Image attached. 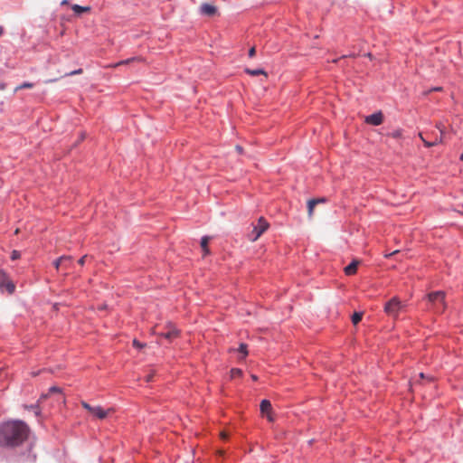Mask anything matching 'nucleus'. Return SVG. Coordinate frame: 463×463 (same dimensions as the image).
<instances>
[{"instance_id":"obj_45","label":"nucleus","mask_w":463,"mask_h":463,"mask_svg":"<svg viewBox=\"0 0 463 463\" xmlns=\"http://www.w3.org/2000/svg\"><path fill=\"white\" fill-rule=\"evenodd\" d=\"M3 33V28L0 26V36L2 35Z\"/></svg>"},{"instance_id":"obj_16","label":"nucleus","mask_w":463,"mask_h":463,"mask_svg":"<svg viewBox=\"0 0 463 463\" xmlns=\"http://www.w3.org/2000/svg\"><path fill=\"white\" fill-rule=\"evenodd\" d=\"M2 290H6L9 294H13L15 290V285L8 279H6L5 285Z\"/></svg>"},{"instance_id":"obj_15","label":"nucleus","mask_w":463,"mask_h":463,"mask_svg":"<svg viewBox=\"0 0 463 463\" xmlns=\"http://www.w3.org/2000/svg\"><path fill=\"white\" fill-rule=\"evenodd\" d=\"M209 240H210V238L207 236L203 237L201 240V248H202L204 255H207L210 253V250L208 248Z\"/></svg>"},{"instance_id":"obj_44","label":"nucleus","mask_w":463,"mask_h":463,"mask_svg":"<svg viewBox=\"0 0 463 463\" xmlns=\"http://www.w3.org/2000/svg\"><path fill=\"white\" fill-rule=\"evenodd\" d=\"M365 55L367 56V58H370V59L372 58V54H371V53H369V52H368V53H366Z\"/></svg>"},{"instance_id":"obj_28","label":"nucleus","mask_w":463,"mask_h":463,"mask_svg":"<svg viewBox=\"0 0 463 463\" xmlns=\"http://www.w3.org/2000/svg\"><path fill=\"white\" fill-rule=\"evenodd\" d=\"M20 256H21L20 252L18 250H13L12 253H11V259L13 260H15L19 259Z\"/></svg>"},{"instance_id":"obj_17","label":"nucleus","mask_w":463,"mask_h":463,"mask_svg":"<svg viewBox=\"0 0 463 463\" xmlns=\"http://www.w3.org/2000/svg\"><path fill=\"white\" fill-rule=\"evenodd\" d=\"M245 72L251 76L264 75L265 77H267L266 71L261 69H257V70L245 69Z\"/></svg>"},{"instance_id":"obj_27","label":"nucleus","mask_w":463,"mask_h":463,"mask_svg":"<svg viewBox=\"0 0 463 463\" xmlns=\"http://www.w3.org/2000/svg\"><path fill=\"white\" fill-rule=\"evenodd\" d=\"M402 132L400 129H397L390 134V136L393 138H400L402 137Z\"/></svg>"},{"instance_id":"obj_20","label":"nucleus","mask_w":463,"mask_h":463,"mask_svg":"<svg viewBox=\"0 0 463 463\" xmlns=\"http://www.w3.org/2000/svg\"><path fill=\"white\" fill-rule=\"evenodd\" d=\"M230 375L232 379L241 377L242 376V371L239 368H233L230 372Z\"/></svg>"},{"instance_id":"obj_41","label":"nucleus","mask_w":463,"mask_h":463,"mask_svg":"<svg viewBox=\"0 0 463 463\" xmlns=\"http://www.w3.org/2000/svg\"><path fill=\"white\" fill-rule=\"evenodd\" d=\"M251 378H252V380H253V381H257V379H258V378H257V376H256L255 374H252V375H251Z\"/></svg>"},{"instance_id":"obj_5","label":"nucleus","mask_w":463,"mask_h":463,"mask_svg":"<svg viewBox=\"0 0 463 463\" xmlns=\"http://www.w3.org/2000/svg\"><path fill=\"white\" fill-rule=\"evenodd\" d=\"M199 12L203 15L206 16H214L218 14V9L215 5L208 4V3H203L199 7Z\"/></svg>"},{"instance_id":"obj_38","label":"nucleus","mask_w":463,"mask_h":463,"mask_svg":"<svg viewBox=\"0 0 463 463\" xmlns=\"http://www.w3.org/2000/svg\"><path fill=\"white\" fill-rule=\"evenodd\" d=\"M442 127H443V126H442L441 124H438V125H437V128L439 129V131H440V134H441V135L443 134Z\"/></svg>"},{"instance_id":"obj_22","label":"nucleus","mask_w":463,"mask_h":463,"mask_svg":"<svg viewBox=\"0 0 463 463\" xmlns=\"http://www.w3.org/2000/svg\"><path fill=\"white\" fill-rule=\"evenodd\" d=\"M6 279H8L7 274L4 270L0 269V288H4Z\"/></svg>"},{"instance_id":"obj_48","label":"nucleus","mask_w":463,"mask_h":463,"mask_svg":"<svg viewBox=\"0 0 463 463\" xmlns=\"http://www.w3.org/2000/svg\"><path fill=\"white\" fill-rule=\"evenodd\" d=\"M19 233V229L15 230V234Z\"/></svg>"},{"instance_id":"obj_14","label":"nucleus","mask_w":463,"mask_h":463,"mask_svg":"<svg viewBox=\"0 0 463 463\" xmlns=\"http://www.w3.org/2000/svg\"><path fill=\"white\" fill-rule=\"evenodd\" d=\"M419 136H420V139L423 141V143H424L425 146H427V147L433 146H435V145L439 144V143H441V142H442V137H439V138L437 137V138H436L434 141H432V142H429V141H427V140H425V139H424V137H423V136H422V134H421V133H420V134H419Z\"/></svg>"},{"instance_id":"obj_31","label":"nucleus","mask_w":463,"mask_h":463,"mask_svg":"<svg viewBox=\"0 0 463 463\" xmlns=\"http://www.w3.org/2000/svg\"><path fill=\"white\" fill-rule=\"evenodd\" d=\"M81 73H82V70H81V69H79V70H76V71H71V72H70V73H68L67 75H69V76H72V75L81 74Z\"/></svg>"},{"instance_id":"obj_26","label":"nucleus","mask_w":463,"mask_h":463,"mask_svg":"<svg viewBox=\"0 0 463 463\" xmlns=\"http://www.w3.org/2000/svg\"><path fill=\"white\" fill-rule=\"evenodd\" d=\"M24 408H25L26 410H33V411H34V414H35L36 416L40 415V410H39V408H38V403H37V404H35V405H30V406H28V405H24Z\"/></svg>"},{"instance_id":"obj_42","label":"nucleus","mask_w":463,"mask_h":463,"mask_svg":"<svg viewBox=\"0 0 463 463\" xmlns=\"http://www.w3.org/2000/svg\"><path fill=\"white\" fill-rule=\"evenodd\" d=\"M420 377L421 379H423V378L425 377L424 373H420Z\"/></svg>"},{"instance_id":"obj_12","label":"nucleus","mask_w":463,"mask_h":463,"mask_svg":"<svg viewBox=\"0 0 463 463\" xmlns=\"http://www.w3.org/2000/svg\"><path fill=\"white\" fill-rule=\"evenodd\" d=\"M261 414H266L272 411L271 403L268 400H262L260 405Z\"/></svg>"},{"instance_id":"obj_36","label":"nucleus","mask_w":463,"mask_h":463,"mask_svg":"<svg viewBox=\"0 0 463 463\" xmlns=\"http://www.w3.org/2000/svg\"><path fill=\"white\" fill-rule=\"evenodd\" d=\"M398 252H399V250H394V251H393V252H392V253L386 254V255H385V257H386V258H389V257H391V256H392V255H395V254H396V253H398Z\"/></svg>"},{"instance_id":"obj_29","label":"nucleus","mask_w":463,"mask_h":463,"mask_svg":"<svg viewBox=\"0 0 463 463\" xmlns=\"http://www.w3.org/2000/svg\"><path fill=\"white\" fill-rule=\"evenodd\" d=\"M264 415L267 417V419H268V420H269V422H273V421L275 420V418H274V416H273V414H272V411H270V412H269V413H266V414H264Z\"/></svg>"},{"instance_id":"obj_24","label":"nucleus","mask_w":463,"mask_h":463,"mask_svg":"<svg viewBox=\"0 0 463 463\" xmlns=\"http://www.w3.org/2000/svg\"><path fill=\"white\" fill-rule=\"evenodd\" d=\"M238 351L242 354V359H244L248 355L247 345L241 344Z\"/></svg>"},{"instance_id":"obj_18","label":"nucleus","mask_w":463,"mask_h":463,"mask_svg":"<svg viewBox=\"0 0 463 463\" xmlns=\"http://www.w3.org/2000/svg\"><path fill=\"white\" fill-rule=\"evenodd\" d=\"M318 203V200H309L307 202V214L311 218L314 213L315 206Z\"/></svg>"},{"instance_id":"obj_9","label":"nucleus","mask_w":463,"mask_h":463,"mask_svg":"<svg viewBox=\"0 0 463 463\" xmlns=\"http://www.w3.org/2000/svg\"><path fill=\"white\" fill-rule=\"evenodd\" d=\"M360 261L357 260H354L348 266L345 268V273L347 276H352L356 273L357 268Z\"/></svg>"},{"instance_id":"obj_23","label":"nucleus","mask_w":463,"mask_h":463,"mask_svg":"<svg viewBox=\"0 0 463 463\" xmlns=\"http://www.w3.org/2000/svg\"><path fill=\"white\" fill-rule=\"evenodd\" d=\"M362 317H363V313L355 312L352 316V322H353V324L354 325H357L362 320Z\"/></svg>"},{"instance_id":"obj_3","label":"nucleus","mask_w":463,"mask_h":463,"mask_svg":"<svg viewBox=\"0 0 463 463\" xmlns=\"http://www.w3.org/2000/svg\"><path fill=\"white\" fill-rule=\"evenodd\" d=\"M429 301L432 304L434 310L437 313H441L446 308L445 292L435 291L428 295Z\"/></svg>"},{"instance_id":"obj_10","label":"nucleus","mask_w":463,"mask_h":463,"mask_svg":"<svg viewBox=\"0 0 463 463\" xmlns=\"http://www.w3.org/2000/svg\"><path fill=\"white\" fill-rule=\"evenodd\" d=\"M144 61V60H143V58H141V57H132V58H129V59H127V60L120 61H118V62H117V63L110 64V65H109L108 67H109V68H117V67H118V66H120V65L128 64V63H130V62H134V61L141 62V61Z\"/></svg>"},{"instance_id":"obj_19","label":"nucleus","mask_w":463,"mask_h":463,"mask_svg":"<svg viewBox=\"0 0 463 463\" xmlns=\"http://www.w3.org/2000/svg\"><path fill=\"white\" fill-rule=\"evenodd\" d=\"M71 9L78 14L83 13V12H89L90 10V7L89 6H80L79 5H73L71 6Z\"/></svg>"},{"instance_id":"obj_40","label":"nucleus","mask_w":463,"mask_h":463,"mask_svg":"<svg viewBox=\"0 0 463 463\" xmlns=\"http://www.w3.org/2000/svg\"><path fill=\"white\" fill-rule=\"evenodd\" d=\"M318 200V203H325L326 202V199L325 198H319L317 199Z\"/></svg>"},{"instance_id":"obj_39","label":"nucleus","mask_w":463,"mask_h":463,"mask_svg":"<svg viewBox=\"0 0 463 463\" xmlns=\"http://www.w3.org/2000/svg\"><path fill=\"white\" fill-rule=\"evenodd\" d=\"M221 437H222V439H226L227 438V434L225 432H222L221 433Z\"/></svg>"},{"instance_id":"obj_8","label":"nucleus","mask_w":463,"mask_h":463,"mask_svg":"<svg viewBox=\"0 0 463 463\" xmlns=\"http://www.w3.org/2000/svg\"><path fill=\"white\" fill-rule=\"evenodd\" d=\"M160 335L171 341L179 335V331L175 329L172 325H169L168 330L165 333H161Z\"/></svg>"},{"instance_id":"obj_47","label":"nucleus","mask_w":463,"mask_h":463,"mask_svg":"<svg viewBox=\"0 0 463 463\" xmlns=\"http://www.w3.org/2000/svg\"><path fill=\"white\" fill-rule=\"evenodd\" d=\"M460 160H462V161H463V153H462V154H461V156H460Z\"/></svg>"},{"instance_id":"obj_13","label":"nucleus","mask_w":463,"mask_h":463,"mask_svg":"<svg viewBox=\"0 0 463 463\" xmlns=\"http://www.w3.org/2000/svg\"><path fill=\"white\" fill-rule=\"evenodd\" d=\"M61 392V389L56 387V386H52L49 389L48 392L47 393H43L41 395L40 399L38 400V403L42 402L43 401H44L45 399H47V397L52 393H60Z\"/></svg>"},{"instance_id":"obj_21","label":"nucleus","mask_w":463,"mask_h":463,"mask_svg":"<svg viewBox=\"0 0 463 463\" xmlns=\"http://www.w3.org/2000/svg\"><path fill=\"white\" fill-rule=\"evenodd\" d=\"M33 86H34V84L32 82H24V83L15 87L14 92H17L18 90H23V89H32V88H33Z\"/></svg>"},{"instance_id":"obj_7","label":"nucleus","mask_w":463,"mask_h":463,"mask_svg":"<svg viewBox=\"0 0 463 463\" xmlns=\"http://www.w3.org/2000/svg\"><path fill=\"white\" fill-rule=\"evenodd\" d=\"M113 411L114 410L112 408L104 410L101 406H95L92 416L96 419L103 420Z\"/></svg>"},{"instance_id":"obj_34","label":"nucleus","mask_w":463,"mask_h":463,"mask_svg":"<svg viewBox=\"0 0 463 463\" xmlns=\"http://www.w3.org/2000/svg\"><path fill=\"white\" fill-rule=\"evenodd\" d=\"M133 345H134L135 347H137V348H141V347H143V345H142L141 343H139V342H138L137 340H136V339L133 341Z\"/></svg>"},{"instance_id":"obj_33","label":"nucleus","mask_w":463,"mask_h":463,"mask_svg":"<svg viewBox=\"0 0 463 463\" xmlns=\"http://www.w3.org/2000/svg\"><path fill=\"white\" fill-rule=\"evenodd\" d=\"M255 53H256V49H255V47H251V48L249 50V56H250V58H252V57L255 55Z\"/></svg>"},{"instance_id":"obj_11","label":"nucleus","mask_w":463,"mask_h":463,"mask_svg":"<svg viewBox=\"0 0 463 463\" xmlns=\"http://www.w3.org/2000/svg\"><path fill=\"white\" fill-rule=\"evenodd\" d=\"M65 262L71 263L72 257L71 256H61L53 261V266L55 267L56 269H59L60 267H61V264L65 263Z\"/></svg>"},{"instance_id":"obj_30","label":"nucleus","mask_w":463,"mask_h":463,"mask_svg":"<svg viewBox=\"0 0 463 463\" xmlns=\"http://www.w3.org/2000/svg\"><path fill=\"white\" fill-rule=\"evenodd\" d=\"M153 378H154V373H150L145 376V380L147 383L151 382L153 380Z\"/></svg>"},{"instance_id":"obj_25","label":"nucleus","mask_w":463,"mask_h":463,"mask_svg":"<svg viewBox=\"0 0 463 463\" xmlns=\"http://www.w3.org/2000/svg\"><path fill=\"white\" fill-rule=\"evenodd\" d=\"M81 406L87 410L91 415H92V412L94 411V408L95 406H91L90 404H89L88 402H86L85 401H82L80 402Z\"/></svg>"},{"instance_id":"obj_35","label":"nucleus","mask_w":463,"mask_h":463,"mask_svg":"<svg viewBox=\"0 0 463 463\" xmlns=\"http://www.w3.org/2000/svg\"><path fill=\"white\" fill-rule=\"evenodd\" d=\"M71 264H72V262L71 263L65 262V263L61 264V267L64 268V269H69V268H71Z\"/></svg>"},{"instance_id":"obj_43","label":"nucleus","mask_w":463,"mask_h":463,"mask_svg":"<svg viewBox=\"0 0 463 463\" xmlns=\"http://www.w3.org/2000/svg\"><path fill=\"white\" fill-rule=\"evenodd\" d=\"M67 4H68V1H67V0H63V1L61 2V5H67Z\"/></svg>"},{"instance_id":"obj_6","label":"nucleus","mask_w":463,"mask_h":463,"mask_svg":"<svg viewBox=\"0 0 463 463\" xmlns=\"http://www.w3.org/2000/svg\"><path fill=\"white\" fill-rule=\"evenodd\" d=\"M383 121V115L381 111L369 115L365 118V122L373 126H379Z\"/></svg>"},{"instance_id":"obj_1","label":"nucleus","mask_w":463,"mask_h":463,"mask_svg":"<svg viewBox=\"0 0 463 463\" xmlns=\"http://www.w3.org/2000/svg\"><path fill=\"white\" fill-rule=\"evenodd\" d=\"M29 427L22 420H8L0 425V445L17 447L24 443L29 435Z\"/></svg>"},{"instance_id":"obj_32","label":"nucleus","mask_w":463,"mask_h":463,"mask_svg":"<svg viewBox=\"0 0 463 463\" xmlns=\"http://www.w3.org/2000/svg\"><path fill=\"white\" fill-rule=\"evenodd\" d=\"M87 259H88V255H84V256H82V257L79 260V261H78V262H79V264H80V265H81V266H82V265H84V263H85V261H86V260H87Z\"/></svg>"},{"instance_id":"obj_2","label":"nucleus","mask_w":463,"mask_h":463,"mask_svg":"<svg viewBox=\"0 0 463 463\" xmlns=\"http://www.w3.org/2000/svg\"><path fill=\"white\" fill-rule=\"evenodd\" d=\"M405 308V305L398 298H391L384 305V312L393 319H396L401 312Z\"/></svg>"},{"instance_id":"obj_4","label":"nucleus","mask_w":463,"mask_h":463,"mask_svg":"<svg viewBox=\"0 0 463 463\" xmlns=\"http://www.w3.org/2000/svg\"><path fill=\"white\" fill-rule=\"evenodd\" d=\"M268 228V222L264 218L260 217L258 220V223L253 226L251 232L248 234L249 240L256 241Z\"/></svg>"},{"instance_id":"obj_49","label":"nucleus","mask_w":463,"mask_h":463,"mask_svg":"<svg viewBox=\"0 0 463 463\" xmlns=\"http://www.w3.org/2000/svg\"><path fill=\"white\" fill-rule=\"evenodd\" d=\"M104 308H105V306H101V307H99V309H104Z\"/></svg>"},{"instance_id":"obj_46","label":"nucleus","mask_w":463,"mask_h":463,"mask_svg":"<svg viewBox=\"0 0 463 463\" xmlns=\"http://www.w3.org/2000/svg\"><path fill=\"white\" fill-rule=\"evenodd\" d=\"M441 88H435L434 90H440Z\"/></svg>"},{"instance_id":"obj_37","label":"nucleus","mask_w":463,"mask_h":463,"mask_svg":"<svg viewBox=\"0 0 463 463\" xmlns=\"http://www.w3.org/2000/svg\"><path fill=\"white\" fill-rule=\"evenodd\" d=\"M235 149L238 151V153H242V147L241 146H236Z\"/></svg>"}]
</instances>
